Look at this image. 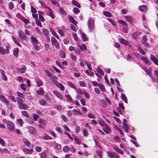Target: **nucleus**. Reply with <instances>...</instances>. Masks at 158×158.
I'll use <instances>...</instances> for the list:
<instances>
[{"label":"nucleus","mask_w":158,"mask_h":158,"mask_svg":"<svg viewBox=\"0 0 158 158\" xmlns=\"http://www.w3.org/2000/svg\"><path fill=\"white\" fill-rule=\"evenodd\" d=\"M89 28L90 30H93L95 28L94 21L92 18H90L88 21Z\"/></svg>","instance_id":"nucleus-1"},{"label":"nucleus","mask_w":158,"mask_h":158,"mask_svg":"<svg viewBox=\"0 0 158 158\" xmlns=\"http://www.w3.org/2000/svg\"><path fill=\"white\" fill-rule=\"evenodd\" d=\"M6 125L10 131H14L15 125L14 124L10 121H8L6 123Z\"/></svg>","instance_id":"nucleus-2"},{"label":"nucleus","mask_w":158,"mask_h":158,"mask_svg":"<svg viewBox=\"0 0 158 158\" xmlns=\"http://www.w3.org/2000/svg\"><path fill=\"white\" fill-rule=\"evenodd\" d=\"M51 41L52 44L56 48H58L59 46V44L58 42L54 37H52L51 38Z\"/></svg>","instance_id":"nucleus-3"},{"label":"nucleus","mask_w":158,"mask_h":158,"mask_svg":"<svg viewBox=\"0 0 158 158\" xmlns=\"http://www.w3.org/2000/svg\"><path fill=\"white\" fill-rule=\"evenodd\" d=\"M150 59L155 64L158 65V55L156 58L153 55H150Z\"/></svg>","instance_id":"nucleus-4"},{"label":"nucleus","mask_w":158,"mask_h":158,"mask_svg":"<svg viewBox=\"0 0 158 158\" xmlns=\"http://www.w3.org/2000/svg\"><path fill=\"white\" fill-rule=\"evenodd\" d=\"M17 16L18 17H20V19L23 21L25 23L27 24L30 23V21L29 20L21 16V14L19 13H18L17 15Z\"/></svg>","instance_id":"nucleus-5"},{"label":"nucleus","mask_w":158,"mask_h":158,"mask_svg":"<svg viewBox=\"0 0 158 158\" xmlns=\"http://www.w3.org/2000/svg\"><path fill=\"white\" fill-rule=\"evenodd\" d=\"M18 106L20 109L24 110H26L28 107V106L27 104L21 103H18Z\"/></svg>","instance_id":"nucleus-6"},{"label":"nucleus","mask_w":158,"mask_h":158,"mask_svg":"<svg viewBox=\"0 0 158 158\" xmlns=\"http://www.w3.org/2000/svg\"><path fill=\"white\" fill-rule=\"evenodd\" d=\"M19 36L22 39L21 40L22 41H23V39L26 40V37L25 34L21 30H19L18 31Z\"/></svg>","instance_id":"nucleus-7"},{"label":"nucleus","mask_w":158,"mask_h":158,"mask_svg":"<svg viewBox=\"0 0 158 158\" xmlns=\"http://www.w3.org/2000/svg\"><path fill=\"white\" fill-rule=\"evenodd\" d=\"M47 9L48 10L49 15L52 19H54L55 18V16L52 10L49 7H48Z\"/></svg>","instance_id":"nucleus-8"},{"label":"nucleus","mask_w":158,"mask_h":158,"mask_svg":"<svg viewBox=\"0 0 158 158\" xmlns=\"http://www.w3.org/2000/svg\"><path fill=\"white\" fill-rule=\"evenodd\" d=\"M47 9L48 10L49 15L52 19H54L55 18V16L52 10L49 7H48Z\"/></svg>","instance_id":"nucleus-9"},{"label":"nucleus","mask_w":158,"mask_h":158,"mask_svg":"<svg viewBox=\"0 0 158 158\" xmlns=\"http://www.w3.org/2000/svg\"><path fill=\"white\" fill-rule=\"evenodd\" d=\"M47 9L48 10L49 15L52 19H54L55 18V16L52 10L49 7H48Z\"/></svg>","instance_id":"nucleus-10"},{"label":"nucleus","mask_w":158,"mask_h":158,"mask_svg":"<svg viewBox=\"0 0 158 158\" xmlns=\"http://www.w3.org/2000/svg\"><path fill=\"white\" fill-rule=\"evenodd\" d=\"M53 94L55 95L59 99H62V96L61 94H60L59 92L56 91L55 90H53Z\"/></svg>","instance_id":"nucleus-11"},{"label":"nucleus","mask_w":158,"mask_h":158,"mask_svg":"<svg viewBox=\"0 0 158 158\" xmlns=\"http://www.w3.org/2000/svg\"><path fill=\"white\" fill-rule=\"evenodd\" d=\"M28 131L29 132L32 134H33L35 132L36 130L34 128L32 127H30L28 128Z\"/></svg>","instance_id":"nucleus-12"},{"label":"nucleus","mask_w":158,"mask_h":158,"mask_svg":"<svg viewBox=\"0 0 158 158\" xmlns=\"http://www.w3.org/2000/svg\"><path fill=\"white\" fill-rule=\"evenodd\" d=\"M122 123L123 125V128L124 129V131L126 133L128 132V128L129 127L127 124L124 122H123Z\"/></svg>","instance_id":"nucleus-13"},{"label":"nucleus","mask_w":158,"mask_h":158,"mask_svg":"<svg viewBox=\"0 0 158 158\" xmlns=\"http://www.w3.org/2000/svg\"><path fill=\"white\" fill-rule=\"evenodd\" d=\"M0 100L3 102L8 104L9 102L4 96L1 95L0 96Z\"/></svg>","instance_id":"nucleus-14"},{"label":"nucleus","mask_w":158,"mask_h":158,"mask_svg":"<svg viewBox=\"0 0 158 158\" xmlns=\"http://www.w3.org/2000/svg\"><path fill=\"white\" fill-rule=\"evenodd\" d=\"M119 41L121 43L125 45H127L128 44L129 42L128 41H127L123 39L120 38L118 39Z\"/></svg>","instance_id":"nucleus-15"},{"label":"nucleus","mask_w":158,"mask_h":158,"mask_svg":"<svg viewBox=\"0 0 158 158\" xmlns=\"http://www.w3.org/2000/svg\"><path fill=\"white\" fill-rule=\"evenodd\" d=\"M38 122L41 125H45L46 123V121L43 118H40L38 120Z\"/></svg>","instance_id":"nucleus-16"},{"label":"nucleus","mask_w":158,"mask_h":158,"mask_svg":"<svg viewBox=\"0 0 158 158\" xmlns=\"http://www.w3.org/2000/svg\"><path fill=\"white\" fill-rule=\"evenodd\" d=\"M141 59L143 60V61L145 62L146 63L148 64H151V61H150L148 59L144 57H142L141 58Z\"/></svg>","instance_id":"nucleus-17"},{"label":"nucleus","mask_w":158,"mask_h":158,"mask_svg":"<svg viewBox=\"0 0 158 158\" xmlns=\"http://www.w3.org/2000/svg\"><path fill=\"white\" fill-rule=\"evenodd\" d=\"M107 154L108 156L110 158H114V152L107 151Z\"/></svg>","instance_id":"nucleus-18"},{"label":"nucleus","mask_w":158,"mask_h":158,"mask_svg":"<svg viewBox=\"0 0 158 158\" xmlns=\"http://www.w3.org/2000/svg\"><path fill=\"white\" fill-rule=\"evenodd\" d=\"M36 92L37 94L39 95H42L44 93V90L43 88L41 87L39 90H37Z\"/></svg>","instance_id":"nucleus-19"},{"label":"nucleus","mask_w":158,"mask_h":158,"mask_svg":"<svg viewBox=\"0 0 158 158\" xmlns=\"http://www.w3.org/2000/svg\"><path fill=\"white\" fill-rule=\"evenodd\" d=\"M72 112L74 115H75L77 114L81 115L82 114V113L81 111L76 109H73L72 110Z\"/></svg>","instance_id":"nucleus-20"},{"label":"nucleus","mask_w":158,"mask_h":158,"mask_svg":"<svg viewBox=\"0 0 158 158\" xmlns=\"http://www.w3.org/2000/svg\"><path fill=\"white\" fill-rule=\"evenodd\" d=\"M125 19L126 21L129 22H131L133 20L132 18L129 16H126L125 17Z\"/></svg>","instance_id":"nucleus-21"},{"label":"nucleus","mask_w":158,"mask_h":158,"mask_svg":"<svg viewBox=\"0 0 158 158\" xmlns=\"http://www.w3.org/2000/svg\"><path fill=\"white\" fill-rule=\"evenodd\" d=\"M118 22L119 23L121 24L124 26L125 27H126L127 26V23L126 22L122 20H118Z\"/></svg>","instance_id":"nucleus-22"},{"label":"nucleus","mask_w":158,"mask_h":158,"mask_svg":"<svg viewBox=\"0 0 158 158\" xmlns=\"http://www.w3.org/2000/svg\"><path fill=\"white\" fill-rule=\"evenodd\" d=\"M31 39L32 40V42L34 44H38V42L36 38L33 36H32L31 37Z\"/></svg>","instance_id":"nucleus-23"},{"label":"nucleus","mask_w":158,"mask_h":158,"mask_svg":"<svg viewBox=\"0 0 158 158\" xmlns=\"http://www.w3.org/2000/svg\"><path fill=\"white\" fill-rule=\"evenodd\" d=\"M72 3L75 6H76L78 7L79 8H81V6L80 4L75 1V0H72Z\"/></svg>","instance_id":"nucleus-24"},{"label":"nucleus","mask_w":158,"mask_h":158,"mask_svg":"<svg viewBox=\"0 0 158 158\" xmlns=\"http://www.w3.org/2000/svg\"><path fill=\"white\" fill-rule=\"evenodd\" d=\"M53 146L54 148L57 150L60 149L61 148L60 145L56 143H54L53 144Z\"/></svg>","instance_id":"nucleus-25"},{"label":"nucleus","mask_w":158,"mask_h":158,"mask_svg":"<svg viewBox=\"0 0 158 158\" xmlns=\"http://www.w3.org/2000/svg\"><path fill=\"white\" fill-rule=\"evenodd\" d=\"M139 9L141 11H143L147 9V7L145 5H143L139 7Z\"/></svg>","instance_id":"nucleus-26"},{"label":"nucleus","mask_w":158,"mask_h":158,"mask_svg":"<svg viewBox=\"0 0 158 158\" xmlns=\"http://www.w3.org/2000/svg\"><path fill=\"white\" fill-rule=\"evenodd\" d=\"M121 96L122 99L125 102L127 103V100L125 95L124 94H122Z\"/></svg>","instance_id":"nucleus-27"},{"label":"nucleus","mask_w":158,"mask_h":158,"mask_svg":"<svg viewBox=\"0 0 158 158\" xmlns=\"http://www.w3.org/2000/svg\"><path fill=\"white\" fill-rule=\"evenodd\" d=\"M19 51V50L17 48H16L14 50L13 54L15 56L17 57L18 56Z\"/></svg>","instance_id":"nucleus-28"},{"label":"nucleus","mask_w":158,"mask_h":158,"mask_svg":"<svg viewBox=\"0 0 158 158\" xmlns=\"http://www.w3.org/2000/svg\"><path fill=\"white\" fill-rule=\"evenodd\" d=\"M23 150L24 152L28 154L31 153L32 151L31 149H29L26 148H24Z\"/></svg>","instance_id":"nucleus-29"},{"label":"nucleus","mask_w":158,"mask_h":158,"mask_svg":"<svg viewBox=\"0 0 158 158\" xmlns=\"http://www.w3.org/2000/svg\"><path fill=\"white\" fill-rule=\"evenodd\" d=\"M43 139L46 140H48V139L51 140L52 139V137L48 136L46 134L44 135L43 136Z\"/></svg>","instance_id":"nucleus-30"},{"label":"nucleus","mask_w":158,"mask_h":158,"mask_svg":"<svg viewBox=\"0 0 158 158\" xmlns=\"http://www.w3.org/2000/svg\"><path fill=\"white\" fill-rule=\"evenodd\" d=\"M23 141L25 144L27 146H29L30 144V142L27 141V140L26 139H23Z\"/></svg>","instance_id":"nucleus-31"},{"label":"nucleus","mask_w":158,"mask_h":158,"mask_svg":"<svg viewBox=\"0 0 158 158\" xmlns=\"http://www.w3.org/2000/svg\"><path fill=\"white\" fill-rule=\"evenodd\" d=\"M114 149L116 152L119 153L121 154H123L124 153L123 152L118 148H114Z\"/></svg>","instance_id":"nucleus-32"},{"label":"nucleus","mask_w":158,"mask_h":158,"mask_svg":"<svg viewBox=\"0 0 158 158\" xmlns=\"http://www.w3.org/2000/svg\"><path fill=\"white\" fill-rule=\"evenodd\" d=\"M39 103L41 106H44L47 104V102L44 99H41L39 101Z\"/></svg>","instance_id":"nucleus-33"},{"label":"nucleus","mask_w":158,"mask_h":158,"mask_svg":"<svg viewBox=\"0 0 158 158\" xmlns=\"http://www.w3.org/2000/svg\"><path fill=\"white\" fill-rule=\"evenodd\" d=\"M69 19L70 21L73 23L74 24H76V21L74 19L73 17L71 16H70L69 17Z\"/></svg>","instance_id":"nucleus-34"},{"label":"nucleus","mask_w":158,"mask_h":158,"mask_svg":"<svg viewBox=\"0 0 158 158\" xmlns=\"http://www.w3.org/2000/svg\"><path fill=\"white\" fill-rule=\"evenodd\" d=\"M97 71L100 74L103 75L104 74V72L102 69L99 67H98L97 69Z\"/></svg>","instance_id":"nucleus-35"},{"label":"nucleus","mask_w":158,"mask_h":158,"mask_svg":"<svg viewBox=\"0 0 158 158\" xmlns=\"http://www.w3.org/2000/svg\"><path fill=\"white\" fill-rule=\"evenodd\" d=\"M12 39H13V41L18 46H21L20 44L19 43L18 40H16V39L15 38V37L13 36L12 37Z\"/></svg>","instance_id":"nucleus-36"},{"label":"nucleus","mask_w":158,"mask_h":158,"mask_svg":"<svg viewBox=\"0 0 158 158\" xmlns=\"http://www.w3.org/2000/svg\"><path fill=\"white\" fill-rule=\"evenodd\" d=\"M43 32L44 35L47 36L49 33L48 31L46 28H44L43 29Z\"/></svg>","instance_id":"nucleus-37"},{"label":"nucleus","mask_w":158,"mask_h":158,"mask_svg":"<svg viewBox=\"0 0 158 158\" xmlns=\"http://www.w3.org/2000/svg\"><path fill=\"white\" fill-rule=\"evenodd\" d=\"M60 54L61 57L62 58H65V53L64 51H60Z\"/></svg>","instance_id":"nucleus-38"},{"label":"nucleus","mask_w":158,"mask_h":158,"mask_svg":"<svg viewBox=\"0 0 158 158\" xmlns=\"http://www.w3.org/2000/svg\"><path fill=\"white\" fill-rule=\"evenodd\" d=\"M39 2L41 4L42 7L46 8H47L48 7L46 5L44 4V2L41 1H39Z\"/></svg>","instance_id":"nucleus-39"},{"label":"nucleus","mask_w":158,"mask_h":158,"mask_svg":"<svg viewBox=\"0 0 158 158\" xmlns=\"http://www.w3.org/2000/svg\"><path fill=\"white\" fill-rule=\"evenodd\" d=\"M138 49L139 51V52L141 53H142L143 55H145V52L141 48L139 47L138 48Z\"/></svg>","instance_id":"nucleus-40"},{"label":"nucleus","mask_w":158,"mask_h":158,"mask_svg":"<svg viewBox=\"0 0 158 158\" xmlns=\"http://www.w3.org/2000/svg\"><path fill=\"white\" fill-rule=\"evenodd\" d=\"M65 96L70 102H73V100L70 95H65Z\"/></svg>","instance_id":"nucleus-41"},{"label":"nucleus","mask_w":158,"mask_h":158,"mask_svg":"<svg viewBox=\"0 0 158 158\" xmlns=\"http://www.w3.org/2000/svg\"><path fill=\"white\" fill-rule=\"evenodd\" d=\"M58 87L62 91H64L65 89L64 87L61 83H59V85Z\"/></svg>","instance_id":"nucleus-42"},{"label":"nucleus","mask_w":158,"mask_h":158,"mask_svg":"<svg viewBox=\"0 0 158 158\" xmlns=\"http://www.w3.org/2000/svg\"><path fill=\"white\" fill-rule=\"evenodd\" d=\"M73 12L75 13L76 14H77L79 13L80 12V10H79V9L77 8V7H75L73 9Z\"/></svg>","instance_id":"nucleus-43"},{"label":"nucleus","mask_w":158,"mask_h":158,"mask_svg":"<svg viewBox=\"0 0 158 158\" xmlns=\"http://www.w3.org/2000/svg\"><path fill=\"white\" fill-rule=\"evenodd\" d=\"M22 114L23 115L26 117H29V115H28L27 112L25 111H22Z\"/></svg>","instance_id":"nucleus-44"},{"label":"nucleus","mask_w":158,"mask_h":158,"mask_svg":"<svg viewBox=\"0 0 158 158\" xmlns=\"http://www.w3.org/2000/svg\"><path fill=\"white\" fill-rule=\"evenodd\" d=\"M68 84L72 88L74 89H75L76 87L75 85L73 84L72 82H68Z\"/></svg>","instance_id":"nucleus-45"},{"label":"nucleus","mask_w":158,"mask_h":158,"mask_svg":"<svg viewBox=\"0 0 158 158\" xmlns=\"http://www.w3.org/2000/svg\"><path fill=\"white\" fill-rule=\"evenodd\" d=\"M36 25L39 26V27H42V26L41 24V22L38 19L36 20L35 21Z\"/></svg>","instance_id":"nucleus-46"},{"label":"nucleus","mask_w":158,"mask_h":158,"mask_svg":"<svg viewBox=\"0 0 158 158\" xmlns=\"http://www.w3.org/2000/svg\"><path fill=\"white\" fill-rule=\"evenodd\" d=\"M9 8L10 9L12 10L13 9L14 7V4L12 2H10L9 3Z\"/></svg>","instance_id":"nucleus-47"},{"label":"nucleus","mask_w":158,"mask_h":158,"mask_svg":"<svg viewBox=\"0 0 158 158\" xmlns=\"http://www.w3.org/2000/svg\"><path fill=\"white\" fill-rule=\"evenodd\" d=\"M17 122L21 126H22L23 123V120L22 119H17Z\"/></svg>","instance_id":"nucleus-48"},{"label":"nucleus","mask_w":158,"mask_h":158,"mask_svg":"<svg viewBox=\"0 0 158 158\" xmlns=\"http://www.w3.org/2000/svg\"><path fill=\"white\" fill-rule=\"evenodd\" d=\"M81 36L83 41H85L87 40V38L86 37L85 34L83 33H82Z\"/></svg>","instance_id":"nucleus-49"},{"label":"nucleus","mask_w":158,"mask_h":158,"mask_svg":"<svg viewBox=\"0 0 158 158\" xmlns=\"http://www.w3.org/2000/svg\"><path fill=\"white\" fill-rule=\"evenodd\" d=\"M63 150L64 152H67L69 151V148L67 146H65L63 148Z\"/></svg>","instance_id":"nucleus-50"},{"label":"nucleus","mask_w":158,"mask_h":158,"mask_svg":"<svg viewBox=\"0 0 158 158\" xmlns=\"http://www.w3.org/2000/svg\"><path fill=\"white\" fill-rule=\"evenodd\" d=\"M33 118L34 121H36L39 118V115L38 114H33Z\"/></svg>","instance_id":"nucleus-51"},{"label":"nucleus","mask_w":158,"mask_h":158,"mask_svg":"<svg viewBox=\"0 0 158 158\" xmlns=\"http://www.w3.org/2000/svg\"><path fill=\"white\" fill-rule=\"evenodd\" d=\"M54 107L58 110H61L62 109L61 106L59 105H54Z\"/></svg>","instance_id":"nucleus-52"},{"label":"nucleus","mask_w":158,"mask_h":158,"mask_svg":"<svg viewBox=\"0 0 158 158\" xmlns=\"http://www.w3.org/2000/svg\"><path fill=\"white\" fill-rule=\"evenodd\" d=\"M104 14L105 15L109 17H110L111 15V13L110 12L106 11L104 12Z\"/></svg>","instance_id":"nucleus-53"},{"label":"nucleus","mask_w":158,"mask_h":158,"mask_svg":"<svg viewBox=\"0 0 158 158\" xmlns=\"http://www.w3.org/2000/svg\"><path fill=\"white\" fill-rule=\"evenodd\" d=\"M57 32L61 36H64V33L61 29H58L57 30Z\"/></svg>","instance_id":"nucleus-54"},{"label":"nucleus","mask_w":158,"mask_h":158,"mask_svg":"<svg viewBox=\"0 0 158 158\" xmlns=\"http://www.w3.org/2000/svg\"><path fill=\"white\" fill-rule=\"evenodd\" d=\"M17 70L19 71L20 73H23L25 72V71L26 70V69H24V68H18L17 69Z\"/></svg>","instance_id":"nucleus-55"},{"label":"nucleus","mask_w":158,"mask_h":158,"mask_svg":"<svg viewBox=\"0 0 158 158\" xmlns=\"http://www.w3.org/2000/svg\"><path fill=\"white\" fill-rule=\"evenodd\" d=\"M75 89H76V91L79 94L82 95H83V92L80 89L75 88Z\"/></svg>","instance_id":"nucleus-56"},{"label":"nucleus","mask_w":158,"mask_h":158,"mask_svg":"<svg viewBox=\"0 0 158 158\" xmlns=\"http://www.w3.org/2000/svg\"><path fill=\"white\" fill-rule=\"evenodd\" d=\"M0 143L3 146L5 145V143L4 141L2 138H0Z\"/></svg>","instance_id":"nucleus-57"},{"label":"nucleus","mask_w":158,"mask_h":158,"mask_svg":"<svg viewBox=\"0 0 158 158\" xmlns=\"http://www.w3.org/2000/svg\"><path fill=\"white\" fill-rule=\"evenodd\" d=\"M0 52L2 54H6L5 52V49L3 48L0 47Z\"/></svg>","instance_id":"nucleus-58"},{"label":"nucleus","mask_w":158,"mask_h":158,"mask_svg":"<svg viewBox=\"0 0 158 158\" xmlns=\"http://www.w3.org/2000/svg\"><path fill=\"white\" fill-rule=\"evenodd\" d=\"M37 44H34L33 45V47L35 49L36 51H39L40 49L39 47L37 45Z\"/></svg>","instance_id":"nucleus-59"},{"label":"nucleus","mask_w":158,"mask_h":158,"mask_svg":"<svg viewBox=\"0 0 158 158\" xmlns=\"http://www.w3.org/2000/svg\"><path fill=\"white\" fill-rule=\"evenodd\" d=\"M31 12L33 13H36L37 10L33 6H31Z\"/></svg>","instance_id":"nucleus-60"},{"label":"nucleus","mask_w":158,"mask_h":158,"mask_svg":"<svg viewBox=\"0 0 158 158\" xmlns=\"http://www.w3.org/2000/svg\"><path fill=\"white\" fill-rule=\"evenodd\" d=\"M17 94L18 96L22 98H24V95L23 94L19 92H17Z\"/></svg>","instance_id":"nucleus-61"},{"label":"nucleus","mask_w":158,"mask_h":158,"mask_svg":"<svg viewBox=\"0 0 158 158\" xmlns=\"http://www.w3.org/2000/svg\"><path fill=\"white\" fill-rule=\"evenodd\" d=\"M41 158H45L46 156V154L44 152H42L40 154Z\"/></svg>","instance_id":"nucleus-62"},{"label":"nucleus","mask_w":158,"mask_h":158,"mask_svg":"<svg viewBox=\"0 0 158 158\" xmlns=\"http://www.w3.org/2000/svg\"><path fill=\"white\" fill-rule=\"evenodd\" d=\"M83 135L85 136H87V130L85 129L84 128L83 130Z\"/></svg>","instance_id":"nucleus-63"},{"label":"nucleus","mask_w":158,"mask_h":158,"mask_svg":"<svg viewBox=\"0 0 158 158\" xmlns=\"http://www.w3.org/2000/svg\"><path fill=\"white\" fill-rule=\"evenodd\" d=\"M26 85H25L23 84H22L21 85V88L23 89L24 91H25L26 89V87H25Z\"/></svg>","instance_id":"nucleus-64"}]
</instances>
